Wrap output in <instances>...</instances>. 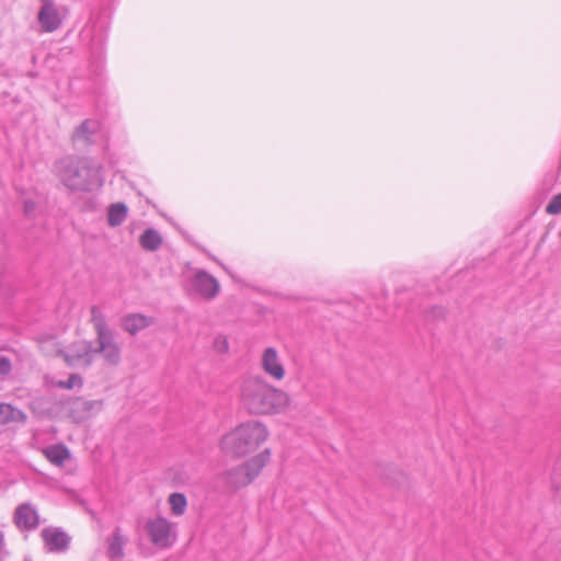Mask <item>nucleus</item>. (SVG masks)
Listing matches in <instances>:
<instances>
[{"mask_svg":"<svg viewBox=\"0 0 561 561\" xmlns=\"http://www.w3.org/2000/svg\"><path fill=\"white\" fill-rule=\"evenodd\" d=\"M239 400L242 408L253 415L282 414L290 403L287 392L270 385L262 377L244 378L239 387Z\"/></svg>","mask_w":561,"mask_h":561,"instance_id":"f257e3e1","label":"nucleus"},{"mask_svg":"<svg viewBox=\"0 0 561 561\" xmlns=\"http://www.w3.org/2000/svg\"><path fill=\"white\" fill-rule=\"evenodd\" d=\"M54 173L70 192H93L104 184L102 165L88 157H64L55 162Z\"/></svg>","mask_w":561,"mask_h":561,"instance_id":"f03ea898","label":"nucleus"},{"mask_svg":"<svg viewBox=\"0 0 561 561\" xmlns=\"http://www.w3.org/2000/svg\"><path fill=\"white\" fill-rule=\"evenodd\" d=\"M268 431L260 421L241 423L220 440L221 449L232 457H243L266 440Z\"/></svg>","mask_w":561,"mask_h":561,"instance_id":"7ed1b4c3","label":"nucleus"},{"mask_svg":"<svg viewBox=\"0 0 561 561\" xmlns=\"http://www.w3.org/2000/svg\"><path fill=\"white\" fill-rule=\"evenodd\" d=\"M268 459L270 450L265 449L263 453L252 457L247 462L227 470L225 472L226 483L233 489L248 485L260 474Z\"/></svg>","mask_w":561,"mask_h":561,"instance_id":"20e7f679","label":"nucleus"},{"mask_svg":"<svg viewBox=\"0 0 561 561\" xmlns=\"http://www.w3.org/2000/svg\"><path fill=\"white\" fill-rule=\"evenodd\" d=\"M145 529L152 545L160 548H169L176 540V524L163 516L149 518Z\"/></svg>","mask_w":561,"mask_h":561,"instance_id":"39448f33","label":"nucleus"},{"mask_svg":"<svg viewBox=\"0 0 561 561\" xmlns=\"http://www.w3.org/2000/svg\"><path fill=\"white\" fill-rule=\"evenodd\" d=\"M94 356L100 354L110 366H117L122 359V346L114 331L95 336Z\"/></svg>","mask_w":561,"mask_h":561,"instance_id":"423d86ee","label":"nucleus"},{"mask_svg":"<svg viewBox=\"0 0 561 561\" xmlns=\"http://www.w3.org/2000/svg\"><path fill=\"white\" fill-rule=\"evenodd\" d=\"M42 5L37 13V21L42 33L56 32L62 25L65 13L54 0H39Z\"/></svg>","mask_w":561,"mask_h":561,"instance_id":"0eeeda50","label":"nucleus"},{"mask_svg":"<svg viewBox=\"0 0 561 561\" xmlns=\"http://www.w3.org/2000/svg\"><path fill=\"white\" fill-rule=\"evenodd\" d=\"M191 289L204 298L205 300H213L220 291L219 282L204 270H197L190 280Z\"/></svg>","mask_w":561,"mask_h":561,"instance_id":"6e6552de","label":"nucleus"},{"mask_svg":"<svg viewBox=\"0 0 561 561\" xmlns=\"http://www.w3.org/2000/svg\"><path fill=\"white\" fill-rule=\"evenodd\" d=\"M103 405V400L77 398L70 402L69 414L75 422L80 423L99 414Z\"/></svg>","mask_w":561,"mask_h":561,"instance_id":"1a4fd4ad","label":"nucleus"},{"mask_svg":"<svg viewBox=\"0 0 561 561\" xmlns=\"http://www.w3.org/2000/svg\"><path fill=\"white\" fill-rule=\"evenodd\" d=\"M13 523L21 531H33L39 526V515L31 503H22L16 506L13 514Z\"/></svg>","mask_w":561,"mask_h":561,"instance_id":"9d476101","label":"nucleus"},{"mask_svg":"<svg viewBox=\"0 0 561 561\" xmlns=\"http://www.w3.org/2000/svg\"><path fill=\"white\" fill-rule=\"evenodd\" d=\"M101 133V123L98 119H84L72 133L71 140L75 146L87 147L96 141Z\"/></svg>","mask_w":561,"mask_h":561,"instance_id":"9b49d317","label":"nucleus"},{"mask_svg":"<svg viewBox=\"0 0 561 561\" xmlns=\"http://www.w3.org/2000/svg\"><path fill=\"white\" fill-rule=\"evenodd\" d=\"M92 342H80L71 345L65 353V360L70 366H90L94 360Z\"/></svg>","mask_w":561,"mask_h":561,"instance_id":"f8f14e48","label":"nucleus"},{"mask_svg":"<svg viewBox=\"0 0 561 561\" xmlns=\"http://www.w3.org/2000/svg\"><path fill=\"white\" fill-rule=\"evenodd\" d=\"M263 371L273 380L279 381L286 375L285 367L275 347H266L261 357Z\"/></svg>","mask_w":561,"mask_h":561,"instance_id":"ddd939ff","label":"nucleus"},{"mask_svg":"<svg viewBox=\"0 0 561 561\" xmlns=\"http://www.w3.org/2000/svg\"><path fill=\"white\" fill-rule=\"evenodd\" d=\"M45 546L51 552L66 551L70 543V537L59 528L47 527L42 530Z\"/></svg>","mask_w":561,"mask_h":561,"instance_id":"4468645a","label":"nucleus"},{"mask_svg":"<svg viewBox=\"0 0 561 561\" xmlns=\"http://www.w3.org/2000/svg\"><path fill=\"white\" fill-rule=\"evenodd\" d=\"M128 542V538L123 535L119 526L115 527L112 536L106 539V556L111 561H121L125 557V546Z\"/></svg>","mask_w":561,"mask_h":561,"instance_id":"2eb2a0df","label":"nucleus"},{"mask_svg":"<svg viewBox=\"0 0 561 561\" xmlns=\"http://www.w3.org/2000/svg\"><path fill=\"white\" fill-rule=\"evenodd\" d=\"M153 323L152 318L140 313H130L122 319V328L131 335L148 328Z\"/></svg>","mask_w":561,"mask_h":561,"instance_id":"dca6fc26","label":"nucleus"},{"mask_svg":"<svg viewBox=\"0 0 561 561\" xmlns=\"http://www.w3.org/2000/svg\"><path fill=\"white\" fill-rule=\"evenodd\" d=\"M43 454L50 463L59 468L71 458L70 450L64 444L49 445L43 449Z\"/></svg>","mask_w":561,"mask_h":561,"instance_id":"f3484780","label":"nucleus"},{"mask_svg":"<svg viewBox=\"0 0 561 561\" xmlns=\"http://www.w3.org/2000/svg\"><path fill=\"white\" fill-rule=\"evenodd\" d=\"M26 414L8 403H0V425L9 423H24Z\"/></svg>","mask_w":561,"mask_h":561,"instance_id":"a211bd4d","label":"nucleus"},{"mask_svg":"<svg viewBox=\"0 0 561 561\" xmlns=\"http://www.w3.org/2000/svg\"><path fill=\"white\" fill-rule=\"evenodd\" d=\"M139 243L146 251H157L162 244L161 234L153 228H147L140 236Z\"/></svg>","mask_w":561,"mask_h":561,"instance_id":"6ab92c4d","label":"nucleus"},{"mask_svg":"<svg viewBox=\"0 0 561 561\" xmlns=\"http://www.w3.org/2000/svg\"><path fill=\"white\" fill-rule=\"evenodd\" d=\"M128 208L124 203L112 204L107 211V222L111 227L121 226L127 218Z\"/></svg>","mask_w":561,"mask_h":561,"instance_id":"aec40b11","label":"nucleus"},{"mask_svg":"<svg viewBox=\"0 0 561 561\" xmlns=\"http://www.w3.org/2000/svg\"><path fill=\"white\" fill-rule=\"evenodd\" d=\"M91 323L93 325L95 336L113 331L107 324L104 313L98 306H93L91 308Z\"/></svg>","mask_w":561,"mask_h":561,"instance_id":"412c9836","label":"nucleus"},{"mask_svg":"<svg viewBox=\"0 0 561 561\" xmlns=\"http://www.w3.org/2000/svg\"><path fill=\"white\" fill-rule=\"evenodd\" d=\"M168 503L170 504L171 513L174 516H182L186 512L187 500L183 493H171L168 497Z\"/></svg>","mask_w":561,"mask_h":561,"instance_id":"4be33fe9","label":"nucleus"},{"mask_svg":"<svg viewBox=\"0 0 561 561\" xmlns=\"http://www.w3.org/2000/svg\"><path fill=\"white\" fill-rule=\"evenodd\" d=\"M57 386L62 389H73L76 387L82 386V378L77 374H72L68 377L67 380H60L57 382Z\"/></svg>","mask_w":561,"mask_h":561,"instance_id":"5701e85b","label":"nucleus"},{"mask_svg":"<svg viewBox=\"0 0 561 561\" xmlns=\"http://www.w3.org/2000/svg\"><path fill=\"white\" fill-rule=\"evenodd\" d=\"M552 490L556 496L561 500V466L557 465L552 478H551Z\"/></svg>","mask_w":561,"mask_h":561,"instance_id":"b1692460","label":"nucleus"},{"mask_svg":"<svg viewBox=\"0 0 561 561\" xmlns=\"http://www.w3.org/2000/svg\"><path fill=\"white\" fill-rule=\"evenodd\" d=\"M546 211L550 215L561 213V193L554 195L546 207Z\"/></svg>","mask_w":561,"mask_h":561,"instance_id":"393cba45","label":"nucleus"},{"mask_svg":"<svg viewBox=\"0 0 561 561\" xmlns=\"http://www.w3.org/2000/svg\"><path fill=\"white\" fill-rule=\"evenodd\" d=\"M36 208H37L36 201H33L30 198H26L23 201V210H24L25 216H27V217L35 216Z\"/></svg>","mask_w":561,"mask_h":561,"instance_id":"a878e982","label":"nucleus"},{"mask_svg":"<svg viewBox=\"0 0 561 561\" xmlns=\"http://www.w3.org/2000/svg\"><path fill=\"white\" fill-rule=\"evenodd\" d=\"M214 347L219 353H226L229 350L228 340L222 335L217 336L214 341Z\"/></svg>","mask_w":561,"mask_h":561,"instance_id":"bb28decb","label":"nucleus"},{"mask_svg":"<svg viewBox=\"0 0 561 561\" xmlns=\"http://www.w3.org/2000/svg\"><path fill=\"white\" fill-rule=\"evenodd\" d=\"M11 369H12V364H11L10 358L4 356L0 352V375H2V376L9 375Z\"/></svg>","mask_w":561,"mask_h":561,"instance_id":"cd10ccee","label":"nucleus"},{"mask_svg":"<svg viewBox=\"0 0 561 561\" xmlns=\"http://www.w3.org/2000/svg\"><path fill=\"white\" fill-rule=\"evenodd\" d=\"M9 552L5 547L4 533L0 529V561L8 557Z\"/></svg>","mask_w":561,"mask_h":561,"instance_id":"c85d7f7f","label":"nucleus"},{"mask_svg":"<svg viewBox=\"0 0 561 561\" xmlns=\"http://www.w3.org/2000/svg\"><path fill=\"white\" fill-rule=\"evenodd\" d=\"M433 317L436 318V317H440L444 314V309L443 308H434L433 309Z\"/></svg>","mask_w":561,"mask_h":561,"instance_id":"c756f323","label":"nucleus"}]
</instances>
